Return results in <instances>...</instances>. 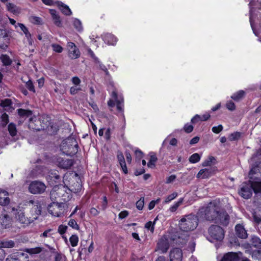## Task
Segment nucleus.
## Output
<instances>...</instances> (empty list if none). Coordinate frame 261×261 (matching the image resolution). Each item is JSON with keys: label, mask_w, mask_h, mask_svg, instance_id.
Returning a JSON list of instances; mask_svg holds the SVG:
<instances>
[{"label": "nucleus", "mask_w": 261, "mask_h": 261, "mask_svg": "<svg viewBox=\"0 0 261 261\" xmlns=\"http://www.w3.org/2000/svg\"><path fill=\"white\" fill-rule=\"evenodd\" d=\"M258 168V164L252 167L249 173L250 180L248 182H243L239 191V195L245 199L250 198L253 191L255 194L261 192V181L258 178L253 179L251 176L259 172Z\"/></svg>", "instance_id": "1"}, {"label": "nucleus", "mask_w": 261, "mask_h": 261, "mask_svg": "<svg viewBox=\"0 0 261 261\" xmlns=\"http://www.w3.org/2000/svg\"><path fill=\"white\" fill-rule=\"evenodd\" d=\"M79 147L77 141L73 137L64 140L60 145V150L66 155L72 156L78 151Z\"/></svg>", "instance_id": "2"}, {"label": "nucleus", "mask_w": 261, "mask_h": 261, "mask_svg": "<svg viewBox=\"0 0 261 261\" xmlns=\"http://www.w3.org/2000/svg\"><path fill=\"white\" fill-rule=\"evenodd\" d=\"M70 189L62 185H55L50 191V198L56 201L60 199L63 202L68 201L70 198Z\"/></svg>", "instance_id": "3"}, {"label": "nucleus", "mask_w": 261, "mask_h": 261, "mask_svg": "<svg viewBox=\"0 0 261 261\" xmlns=\"http://www.w3.org/2000/svg\"><path fill=\"white\" fill-rule=\"evenodd\" d=\"M198 218L194 214L186 215L179 221V227L184 231H189L194 230L198 226Z\"/></svg>", "instance_id": "4"}, {"label": "nucleus", "mask_w": 261, "mask_h": 261, "mask_svg": "<svg viewBox=\"0 0 261 261\" xmlns=\"http://www.w3.org/2000/svg\"><path fill=\"white\" fill-rule=\"evenodd\" d=\"M220 208L214 202H210L207 206L201 209V213H203L204 218L207 221H215Z\"/></svg>", "instance_id": "5"}, {"label": "nucleus", "mask_w": 261, "mask_h": 261, "mask_svg": "<svg viewBox=\"0 0 261 261\" xmlns=\"http://www.w3.org/2000/svg\"><path fill=\"white\" fill-rule=\"evenodd\" d=\"M5 211L8 212H15L16 219L21 224L28 225L33 222V219H31V217H25L24 210L22 208L19 207L18 209H15L11 206H7Z\"/></svg>", "instance_id": "6"}, {"label": "nucleus", "mask_w": 261, "mask_h": 261, "mask_svg": "<svg viewBox=\"0 0 261 261\" xmlns=\"http://www.w3.org/2000/svg\"><path fill=\"white\" fill-rule=\"evenodd\" d=\"M17 111L18 114L20 118L22 119H26L27 118L30 117L29 119V127L30 128L38 130H39L40 129L44 128V126H43V128H40L35 126L36 124H35L34 122L39 123L40 122V120L37 119L35 117L34 118L32 117V115L33 114L32 111L21 108L17 109Z\"/></svg>", "instance_id": "7"}, {"label": "nucleus", "mask_w": 261, "mask_h": 261, "mask_svg": "<svg viewBox=\"0 0 261 261\" xmlns=\"http://www.w3.org/2000/svg\"><path fill=\"white\" fill-rule=\"evenodd\" d=\"M209 236L212 239L210 241H222L225 235L224 229L220 226L217 225H212L208 229Z\"/></svg>", "instance_id": "8"}, {"label": "nucleus", "mask_w": 261, "mask_h": 261, "mask_svg": "<svg viewBox=\"0 0 261 261\" xmlns=\"http://www.w3.org/2000/svg\"><path fill=\"white\" fill-rule=\"evenodd\" d=\"M45 189L44 184L37 180L32 181L29 187V191L34 194H41L45 191Z\"/></svg>", "instance_id": "9"}, {"label": "nucleus", "mask_w": 261, "mask_h": 261, "mask_svg": "<svg viewBox=\"0 0 261 261\" xmlns=\"http://www.w3.org/2000/svg\"><path fill=\"white\" fill-rule=\"evenodd\" d=\"M230 220V217L224 210H220L218 214V217L216 218L215 222L224 226H227Z\"/></svg>", "instance_id": "10"}, {"label": "nucleus", "mask_w": 261, "mask_h": 261, "mask_svg": "<svg viewBox=\"0 0 261 261\" xmlns=\"http://www.w3.org/2000/svg\"><path fill=\"white\" fill-rule=\"evenodd\" d=\"M64 202H58V200L53 202L48 205V210L50 214L54 216H59L58 211L62 210L64 208Z\"/></svg>", "instance_id": "11"}, {"label": "nucleus", "mask_w": 261, "mask_h": 261, "mask_svg": "<svg viewBox=\"0 0 261 261\" xmlns=\"http://www.w3.org/2000/svg\"><path fill=\"white\" fill-rule=\"evenodd\" d=\"M6 261H29V256L23 252H15L8 256Z\"/></svg>", "instance_id": "12"}, {"label": "nucleus", "mask_w": 261, "mask_h": 261, "mask_svg": "<svg viewBox=\"0 0 261 261\" xmlns=\"http://www.w3.org/2000/svg\"><path fill=\"white\" fill-rule=\"evenodd\" d=\"M67 49L68 50V56L70 59H76L80 57V51L74 43L68 42Z\"/></svg>", "instance_id": "13"}, {"label": "nucleus", "mask_w": 261, "mask_h": 261, "mask_svg": "<svg viewBox=\"0 0 261 261\" xmlns=\"http://www.w3.org/2000/svg\"><path fill=\"white\" fill-rule=\"evenodd\" d=\"M56 163L60 168L65 169L70 168L73 165L72 160L64 159L61 157L57 158Z\"/></svg>", "instance_id": "14"}, {"label": "nucleus", "mask_w": 261, "mask_h": 261, "mask_svg": "<svg viewBox=\"0 0 261 261\" xmlns=\"http://www.w3.org/2000/svg\"><path fill=\"white\" fill-rule=\"evenodd\" d=\"M30 203L33 204L32 208V216L31 219H33V222L38 218V217L41 215L42 207L38 202L34 203L33 200H30Z\"/></svg>", "instance_id": "15"}, {"label": "nucleus", "mask_w": 261, "mask_h": 261, "mask_svg": "<svg viewBox=\"0 0 261 261\" xmlns=\"http://www.w3.org/2000/svg\"><path fill=\"white\" fill-rule=\"evenodd\" d=\"M170 261H181L182 259V252L180 249L173 248L170 253Z\"/></svg>", "instance_id": "16"}, {"label": "nucleus", "mask_w": 261, "mask_h": 261, "mask_svg": "<svg viewBox=\"0 0 261 261\" xmlns=\"http://www.w3.org/2000/svg\"><path fill=\"white\" fill-rule=\"evenodd\" d=\"M215 172L214 168L209 167L201 169L197 175L198 178H206L212 176Z\"/></svg>", "instance_id": "17"}, {"label": "nucleus", "mask_w": 261, "mask_h": 261, "mask_svg": "<svg viewBox=\"0 0 261 261\" xmlns=\"http://www.w3.org/2000/svg\"><path fill=\"white\" fill-rule=\"evenodd\" d=\"M169 243L165 237H163L159 240L158 243V248L161 250L162 253H164L167 252L169 248Z\"/></svg>", "instance_id": "18"}, {"label": "nucleus", "mask_w": 261, "mask_h": 261, "mask_svg": "<svg viewBox=\"0 0 261 261\" xmlns=\"http://www.w3.org/2000/svg\"><path fill=\"white\" fill-rule=\"evenodd\" d=\"M235 231L237 236L239 238L244 239L248 237L247 231L242 224H237L235 226Z\"/></svg>", "instance_id": "19"}, {"label": "nucleus", "mask_w": 261, "mask_h": 261, "mask_svg": "<svg viewBox=\"0 0 261 261\" xmlns=\"http://www.w3.org/2000/svg\"><path fill=\"white\" fill-rule=\"evenodd\" d=\"M9 38L7 31L5 29H0V48L7 46L9 43Z\"/></svg>", "instance_id": "20"}, {"label": "nucleus", "mask_w": 261, "mask_h": 261, "mask_svg": "<svg viewBox=\"0 0 261 261\" xmlns=\"http://www.w3.org/2000/svg\"><path fill=\"white\" fill-rule=\"evenodd\" d=\"M12 218L7 213H4L0 216V224L4 228L9 227L11 224Z\"/></svg>", "instance_id": "21"}, {"label": "nucleus", "mask_w": 261, "mask_h": 261, "mask_svg": "<svg viewBox=\"0 0 261 261\" xmlns=\"http://www.w3.org/2000/svg\"><path fill=\"white\" fill-rule=\"evenodd\" d=\"M47 179L48 181L54 180L56 183L59 182L61 179V176L59 174V171L54 170H50L48 172Z\"/></svg>", "instance_id": "22"}, {"label": "nucleus", "mask_w": 261, "mask_h": 261, "mask_svg": "<svg viewBox=\"0 0 261 261\" xmlns=\"http://www.w3.org/2000/svg\"><path fill=\"white\" fill-rule=\"evenodd\" d=\"M239 259L236 253L230 252L225 254L220 261H238Z\"/></svg>", "instance_id": "23"}, {"label": "nucleus", "mask_w": 261, "mask_h": 261, "mask_svg": "<svg viewBox=\"0 0 261 261\" xmlns=\"http://www.w3.org/2000/svg\"><path fill=\"white\" fill-rule=\"evenodd\" d=\"M103 40L109 45H114L117 42L116 38L112 34L107 33L103 35Z\"/></svg>", "instance_id": "24"}, {"label": "nucleus", "mask_w": 261, "mask_h": 261, "mask_svg": "<svg viewBox=\"0 0 261 261\" xmlns=\"http://www.w3.org/2000/svg\"><path fill=\"white\" fill-rule=\"evenodd\" d=\"M57 4L60 11L65 15L69 16L72 12L69 7L61 2H57Z\"/></svg>", "instance_id": "25"}, {"label": "nucleus", "mask_w": 261, "mask_h": 261, "mask_svg": "<svg viewBox=\"0 0 261 261\" xmlns=\"http://www.w3.org/2000/svg\"><path fill=\"white\" fill-rule=\"evenodd\" d=\"M8 193L4 190H0V204L1 205H4L8 206V204L9 203L10 199L8 197Z\"/></svg>", "instance_id": "26"}, {"label": "nucleus", "mask_w": 261, "mask_h": 261, "mask_svg": "<svg viewBox=\"0 0 261 261\" xmlns=\"http://www.w3.org/2000/svg\"><path fill=\"white\" fill-rule=\"evenodd\" d=\"M49 13L51 15L54 23L58 27H61L62 25L61 20L57 11L55 10L50 9L49 10Z\"/></svg>", "instance_id": "27"}, {"label": "nucleus", "mask_w": 261, "mask_h": 261, "mask_svg": "<svg viewBox=\"0 0 261 261\" xmlns=\"http://www.w3.org/2000/svg\"><path fill=\"white\" fill-rule=\"evenodd\" d=\"M250 245L257 249H261V240L257 237L253 236L250 241Z\"/></svg>", "instance_id": "28"}, {"label": "nucleus", "mask_w": 261, "mask_h": 261, "mask_svg": "<svg viewBox=\"0 0 261 261\" xmlns=\"http://www.w3.org/2000/svg\"><path fill=\"white\" fill-rule=\"evenodd\" d=\"M112 96L116 100L117 102V110L120 111L122 112L123 111V109L121 106V103L123 102V99L121 100H118V94L116 90V89H114L112 93Z\"/></svg>", "instance_id": "29"}, {"label": "nucleus", "mask_w": 261, "mask_h": 261, "mask_svg": "<svg viewBox=\"0 0 261 261\" xmlns=\"http://www.w3.org/2000/svg\"><path fill=\"white\" fill-rule=\"evenodd\" d=\"M8 130L10 135L12 137H14L17 135V130L16 128V124L15 123L11 122L9 124L8 126Z\"/></svg>", "instance_id": "30"}, {"label": "nucleus", "mask_w": 261, "mask_h": 261, "mask_svg": "<svg viewBox=\"0 0 261 261\" xmlns=\"http://www.w3.org/2000/svg\"><path fill=\"white\" fill-rule=\"evenodd\" d=\"M15 242L12 240L0 241V247L11 248L15 246Z\"/></svg>", "instance_id": "31"}, {"label": "nucleus", "mask_w": 261, "mask_h": 261, "mask_svg": "<svg viewBox=\"0 0 261 261\" xmlns=\"http://www.w3.org/2000/svg\"><path fill=\"white\" fill-rule=\"evenodd\" d=\"M158 158L156 156L155 154L153 152H151L150 153V160L147 163V166L150 168H154L155 167V164Z\"/></svg>", "instance_id": "32"}, {"label": "nucleus", "mask_w": 261, "mask_h": 261, "mask_svg": "<svg viewBox=\"0 0 261 261\" xmlns=\"http://www.w3.org/2000/svg\"><path fill=\"white\" fill-rule=\"evenodd\" d=\"M252 258L255 261H261V249H256L251 251Z\"/></svg>", "instance_id": "33"}, {"label": "nucleus", "mask_w": 261, "mask_h": 261, "mask_svg": "<svg viewBox=\"0 0 261 261\" xmlns=\"http://www.w3.org/2000/svg\"><path fill=\"white\" fill-rule=\"evenodd\" d=\"M0 60L4 66H9L12 64V60L7 55H2L0 57Z\"/></svg>", "instance_id": "34"}, {"label": "nucleus", "mask_w": 261, "mask_h": 261, "mask_svg": "<svg viewBox=\"0 0 261 261\" xmlns=\"http://www.w3.org/2000/svg\"><path fill=\"white\" fill-rule=\"evenodd\" d=\"M245 95V92L243 90H240L236 93H234L231 98L236 101H239Z\"/></svg>", "instance_id": "35"}, {"label": "nucleus", "mask_w": 261, "mask_h": 261, "mask_svg": "<svg viewBox=\"0 0 261 261\" xmlns=\"http://www.w3.org/2000/svg\"><path fill=\"white\" fill-rule=\"evenodd\" d=\"M42 251V248L41 247H36L33 248H29L26 249L27 253L30 254H35L40 253Z\"/></svg>", "instance_id": "36"}, {"label": "nucleus", "mask_w": 261, "mask_h": 261, "mask_svg": "<svg viewBox=\"0 0 261 261\" xmlns=\"http://www.w3.org/2000/svg\"><path fill=\"white\" fill-rule=\"evenodd\" d=\"M200 156L197 153L193 154L189 159V161L191 163H196L200 161Z\"/></svg>", "instance_id": "37"}, {"label": "nucleus", "mask_w": 261, "mask_h": 261, "mask_svg": "<svg viewBox=\"0 0 261 261\" xmlns=\"http://www.w3.org/2000/svg\"><path fill=\"white\" fill-rule=\"evenodd\" d=\"M7 8L9 11L13 13H17L18 10V8L16 5L11 3H9L7 4Z\"/></svg>", "instance_id": "38"}, {"label": "nucleus", "mask_w": 261, "mask_h": 261, "mask_svg": "<svg viewBox=\"0 0 261 261\" xmlns=\"http://www.w3.org/2000/svg\"><path fill=\"white\" fill-rule=\"evenodd\" d=\"M12 101L11 99L6 98L0 100V106L3 108L10 107L12 105Z\"/></svg>", "instance_id": "39"}, {"label": "nucleus", "mask_w": 261, "mask_h": 261, "mask_svg": "<svg viewBox=\"0 0 261 261\" xmlns=\"http://www.w3.org/2000/svg\"><path fill=\"white\" fill-rule=\"evenodd\" d=\"M73 24L75 29L79 32L82 31L83 28L82 25V23L81 21L75 18L73 22Z\"/></svg>", "instance_id": "40"}, {"label": "nucleus", "mask_w": 261, "mask_h": 261, "mask_svg": "<svg viewBox=\"0 0 261 261\" xmlns=\"http://www.w3.org/2000/svg\"><path fill=\"white\" fill-rule=\"evenodd\" d=\"M216 159L214 156H210L207 160H205L202 163V166H211L213 164H215Z\"/></svg>", "instance_id": "41"}, {"label": "nucleus", "mask_w": 261, "mask_h": 261, "mask_svg": "<svg viewBox=\"0 0 261 261\" xmlns=\"http://www.w3.org/2000/svg\"><path fill=\"white\" fill-rule=\"evenodd\" d=\"M47 128L48 131L50 132L51 134H55L59 130V126L56 124H51L50 123Z\"/></svg>", "instance_id": "42"}, {"label": "nucleus", "mask_w": 261, "mask_h": 261, "mask_svg": "<svg viewBox=\"0 0 261 261\" xmlns=\"http://www.w3.org/2000/svg\"><path fill=\"white\" fill-rule=\"evenodd\" d=\"M69 241L72 247H75L77 245L79 242V238L75 234L72 235L69 238Z\"/></svg>", "instance_id": "43"}, {"label": "nucleus", "mask_w": 261, "mask_h": 261, "mask_svg": "<svg viewBox=\"0 0 261 261\" xmlns=\"http://www.w3.org/2000/svg\"><path fill=\"white\" fill-rule=\"evenodd\" d=\"M184 201V198H181L179 199V200L176 202L174 204H173L172 206L170 208V211L172 212H175L177 208L179 207V206Z\"/></svg>", "instance_id": "44"}, {"label": "nucleus", "mask_w": 261, "mask_h": 261, "mask_svg": "<svg viewBox=\"0 0 261 261\" xmlns=\"http://www.w3.org/2000/svg\"><path fill=\"white\" fill-rule=\"evenodd\" d=\"M241 134L240 132H234L229 135V139L230 141H235L239 140L241 137Z\"/></svg>", "instance_id": "45"}, {"label": "nucleus", "mask_w": 261, "mask_h": 261, "mask_svg": "<svg viewBox=\"0 0 261 261\" xmlns=\"http://www.w3.org/2000/svg\"><path fill=\"white\" fill-rule=\"evenodd\" d=\"M2 118V126L5 127L9 122V116L6 113H4L1 116Z\"/></svg>", "instance_id": "46"}, {"label": "nucleus", "mask_w": 261, "mask_h": 261, "mask_svg": "<svg viewBox=\"0 0 261 261\" xmlns=\"http://www.w3.org/2000/svg\"><path fill=\"white\" fill-rule=\"evenodd\" d=\"M136 207L139 210H142L144 205V197H142L136 202Z\"/></svg>", "instance_id": "47"}, {"label": "nucleus", "mask_w": 261, "mask_h": 261, "mask_svg": "<svg viewBox=\"0 0 261 261\" xmlns=\"http://www.w3.org/2000/svg\"><path fill=\"white\" fill-rule=\"evenodd\" d=\"M51 46L52 47L53 50L58 53H62L63 50V47L61 45L56 43L52 44Z\"/></svg>", "instance_id": "48"}, {"label": "nucleus", "mask_w": 261, "mask_h": 261, "mask_svg": "<svg viewBox=\"0 0 261 261\" xmlns=\"http://www.w3.org/2000/svg\"><path fill=\"white\" fill-rule=\"evenodd\" d=\"M25 86L29 91L33 92V93L35 92V87L31 80H29L28 82H25Z\"/></svg>", "instance_id": "49"}, {"label": "nucleus", "mask_w": 261, "mask_h": 261, "mask_svg": "<svg viewBox=\"0 0 261 261\" xmlns=\"http://www.w3.org/2000/svg\"><path fill=\"white\" fill-rule=\"evenodd\" d=\"M155 221H154L153 222H152L151 221H149L147 222L145 225V228L146 229L150 230L151 232H153L154 231V225L155 224Z\"/></svg>", "instance_id": "50"}, {"label": "nucleus", "mask_w": 261, "mask_h": 261, "mask_svg": "<svg viewBox=\"0 0 261 261\" xmlns=\"http://www.w3.org/2000/svg\"><path fill=\"white\" fill-rule=\"evenodd\" d=\"M177 196V192H173L170 195H169L166 198L165 200V203H168L170 202L171 200L175 198Z\"/></svg>", "instance_id": "51"}, {"label": "nucleus", "mask_w": 261, "mask_h": 261, "mask_svg": "<svg viewBox=\"0 0 261 261\" xmlns=\"http://www.w3.org/2000/svg\"><path fill=\"white\" fill-rule=\"evenodd\" d=\"M260 156H261V150H258L252 155V158H251V161L252 162H255V163H257V162H256L257 158L260 159H261Z\"/></svg>", "instance_id": "52"}, {"label": "nucleus", "mask_w": 261, "mask_h": 261, "mask_svg": "<svg viewBox=\"0 0 261 261\" xmlns=\"http://www.w3.org/2000/svg\"><path fill=\"white\" fill-rule=\"evenodd\" d=\"M68 225L70 227H71L72 228H73L75 229H76V230L79 229V226L78 224H77L76 222L75 221V220L74 219H71L68 222Z\"/></svg>", "instance_id": "53"}, {"label": "nucleus", "mask_w": 261, "mask_h": 261, "mask_svg": "<svg viewBox=\"0 0 261 261\" xmlns=\"http://www.w3.org/2000/svg\"><path fill=\"white\" fill-rule=\"evenodd\" d=\"M31 21L32 23L36 24H39L41 23V18L37 16H32L31 18Z\"/></svg>", "instance_id": "54"}, {"label": "nucleus", "mask_w": 261, "mask_h": 261, "mask_svg": "<svg viewBox=\"0 0 261 261\" xmlns=\"http://www.w3.org/2000/svg\"><path fill=\"white\" fill-rule=\"evenodd\" d=\"M226 108L230 111H234L236 109V106L233 102L232 101H229L227 102Z\"/></svg>", "instance_id": "55"}, {"label": "nucleus", "mask_w": 261, "mask_h": 261, "mask_svg": "<svg viewBox=\"0 0 261 261\" xmlns=\"http://www.w3.org/2000/svg\"><path fill=\"white\" fill-rule=\"evenodd\" d=\"M160 201V199L158 198L156 200H152L150 201L148 204V209L149 210H152L155 204L158 203Z\"/></svg>", "instance_id": "56"}, {"label": "nucleus", "mask_w": 261, "mask_h": 261, "mask_svg": "<svg viewBox=\"0 0 261 261\" xmlns=\"http://www.w3.org/2000/svg\"><path fill=\"white\" fill-rule=\"evenodd\" d=\"M67 226H65V225H60L59 227H58V232L61 234H64L67 229Z\"/></svg>", "instance_id": "57"}, {"label": "nucleus", "mask_w": 261, "mask_h": 261, "mask_svg": "<svg viewBox=\"0 0 261 261\" xmlns=\"http://www.w3.org/2000/svg\"><path fill=\"white\" fill-rule=\"evenodd\" d=\"M223 129V126L221 124L217 126H214L212 128V131L216 134H218L220 132H221Z\"/></svg>", "instance_id": "58"}, {"label": "nucleus", "mask_w": 261, "mask_h": 261, "mask_svg": "<svg viewBox=\"0 0 261 261\" xmlns=\"http://www.w3.org/2000/svg\"><path fill=\"white\" fill-rule=\"evenodd\" d=\"M184 129L187 133H190L193 131V126L192 125L186 124L185 125Z\"/></svg>", "instance_id": "59"}, {"label": "nucleus", "mask_w": 261, "mask_h": 261, "mask_svg": "<svg viewBox=\"0 0 261 261\" xmlns=\"http://www.w3.org/2000/svg\"><path fill=\"white\" fill-rule=\"evenodd\" d=\"M117 158L119 161L120 165L123 164L125 163V159L122 153H120L117 155Z\"/></svg>", "instance_id": "60"}, {"label": "nucleus", "mask_w": 261, "mask_h": 261, "mask_svg": "<svg viewBox=\"0 0 261 261\" xmlns=\"http://www.w3.org/2000/svg\"><path fill=\"white\" fill-rule=\"evenodd\" d=\"M199 121H201V116L199 115H196L194 117H193L191 119V122L192 123H196Z\"/></svg>", "instance_id": "61"}, {"label": "nucleus", "mask_w": 261, "mask_h": 261, "mask_svg": "<svg viewBox=\"0 0 261 261\" xmlns=\"http://www.w3.org/2000/svg\"><path fill=\"white\" fill-rule=\"evenodd\" d=\"M17 26H19L20 27L21 30L23 31L24 34L27 33V32L28 31V30L27 28V27H25V26L22 23H18L17 25H15V28H17Z\"/></svg>", "instance_id": "62"}, {"label": "nucleus", "mask_w": 261, "mask_h": 261, "mask_svg": "<svg viewBox=\"0 0 261 261\" xmlns=\"http://www.w3.org/2000/svg\"><path fill=\"white\" fill-rule=\"evenodd\" d=\"M128 214L129 213L127 211H122L119 214V218L123 219L126 218L128 215Z\"/></svg>", "instance_id": "63"}, {"label": "nucleus", "mask_w": 261, "mask_h": 261, "mask_svg": "<svg viewBox=\"0 0 261 261\" xmlns=\"http://www.w3.org/2000/svg\"><path fill=\"white\" fill-rule=\"evenodd\" d=\"M81 89L80 88H77L76 87H72L70 88V93L71 95H75L77 93V92L81 90Z\"/></svg>", "instance_id": "64"}]
</instances>
